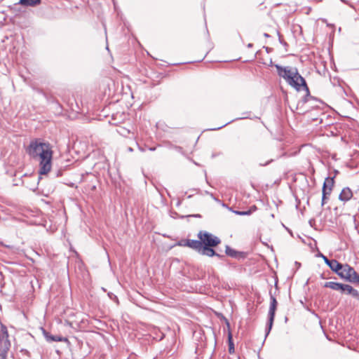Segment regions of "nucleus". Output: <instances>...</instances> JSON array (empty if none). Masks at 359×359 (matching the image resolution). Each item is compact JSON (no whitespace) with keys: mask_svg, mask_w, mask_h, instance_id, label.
<instances>
[{"mask_svg":"<svg viewBox=\"0 0 359 359\" xmlns=\"http://www.w3.org/2000/svg\"><path fill=\"white\" fill-rule=\"evenodd\" d=\"M27 152L33 158H39L40 175H46L50 170L53 151L49 144L39 140H32L27 149Z\"/></svg>","mask_w":359,"mask_h":359,"instance_id":"obj_1","label":"nucleus"},{"mask_svg":"<svg viewBox=\"0 0 359 359\" xmlns=\"http://www.w3.org/2000/svg\"><path fill=\"white\" fill-rule=\"evenodd\" d=\"M278 75L283 78L289 85L299 90L302 88L307 92L309 88L306 86L305 79L298 73L297 68L290 67H281L280 65H275Z\"/></svg>","mask_w":359,"mask_h":359,"instance_id":"obj_2","label":"nucleus"},{"mask_svg":"<svg viewBox=\"0 0 359 359\" xmlns=\"http://www.w3.org/2000/svg\"><path fill=\"white\" fill-rule=\"evenodd\" d=\"M337 275L348 282L359 283V274L348 264H344Z\"/></svg>","mask_w":359,"mask_h":359,"instance_id":"obj_3","label":"nucleus"},{"mask_svg":"<svg viewBox=\"0 0 359 359\" xmlns=\"http://www.w3.org/2000/svg\"><path fill=\"white\" fill-rule=\"evenodd\" d=\"M198 238L202 242L203 246H217L221 242L218 237L206 231H201L198 233Z\"/></svg>","mask_w":359,"mask_h":359,"instance_id":"obj_4","label":"nucleus"},{"mask_svg":"<svg viewBox=\"0 0 359 359\" xmlns=\"http://www.w3.org/2000/svg\"><path fill=\"white\" fill-rule=\"evenodd\" d=\"M277 305H278V302L276 301V299L275 298V297L273 295H272L270 293V306H269V314H268L269 320H268L267 328L266 330V336H267L269 334V332L272 328Z\"/></svg>","mask_w":359,"mask_h":359,"instance_id":"obj_5","label":"nucleus"},{"mask_svg":"<svg viewBox=\"0 0 359 359\" xmlns=\"http://www.w3.org/2000/svg\"><path fill=\"white\" fill-rule=\"evenodd\" d=\"M334 177H327L325 180L323 186V196H322V203L321 205L323 206L326 203V201L328 196L330 195L333 187H334Z\"/></svg>","mask_w":359,"mask_h":359,"instance_id":"obj_6","label":"nucleus"},{"mask_svg":"<svg viewBox=\"0 0 359 359\" xmlns=\"http://www.w3.org/2000/svg\"><path fill=\"white\" fill-rule=\"evenodd\" d=\"M180 245L189 247L191 249L196 250L200 252L201 249L202 248V242L199 240H191L187 239L184 241H182L180 243Z\"/></svg>","mask_w":359,"mask_h":359,"instance_id":"obj_7","label":"nucleus"},{"mask_svg":"<svg viewBox=\"0 0 359 359\" xmlns=\"http://www.w3.org/2000/svg\"><path fill=\"white\" fill-rule=\"evenodd\" d=\"M5 332L0 334V348L9 349L11 343L8 339V334L6 327H4Z\"/></svg>","mask_w":359,"mask_h":359,"instance_id":"obj_8","label":"nucleus"},{"mask_svg":"<svg viewBox=\"0 0 359 359\" xmlns=\"http://www.w3.org/2000/svg\"><path fill=\"white\" fill-rule=\"evenodd\" d=\"M352 196L353 192L351 190V189L348 187H345L341 190L339 196V199L341 201L346 202L349 201L352 198Z\"/></svg>","mask_w":359,"mask_h":359,"instance_id":"obj_9","label":"nucleus"},{"mask_svg":"<svg viewBox=\"0 0 359 359\" xmlns=\"http://www.w3.org/2000/svg\"><path fill=\"white\" fill-rule=\"evenodd\" d=\"M43 334L47 341H67V339L58 335H52L48 332L43 330Z\"/></svg>","mask_w":359,"mask_h":359,"instance_id":"obj_10","label":"nucleus"},{"mask_svg":"<svg viewBox=\"0 0 359 359\" xmlns=\"http://www.w3.org/2000/svg\"><path fill=\"white\" fill-rule=\"evenodd\" d=\"M341 291L352 295L353 297L359 299V292L349 285L342 284Z\"/></svg>","mask_w":359,"mask_h":359,"instance_id":"obj_11","label":"nucleus"},{"mask_svg":"<svg viewBox=\"0 0 359 359\" xmlns=\"http://www.w3.org/2000/svg\"><path fill=\"white\" fill-rule=\"evenodd\" d=\"M213 246H203L201 249L199 253L203 255H206L208 257H213V256H219L217 253L212 248Z\"/></svg>","mask_w":359,"mask_h":359,"instance_id":"obj_12","label":"nucleus"},{"mask_svg":"<svg viewBox=\"0 0 359 359\" xmlns=\"http://www.w3.org/2000/svg\"><path fill=\"white\" fill-rule=\"evenodd\" d=\"M343 266L344 264L339 263L336 259H331V262L328 266L331 269L332 271L338 274V273L342 269Z\"/></svg>","mask_w":359,"mask_h":359,"instance_id":"obj_13","label":"nucleus"},{"mask_svg":"<svg viewBox=\"0 0 359 359\" xmlns=\"http://www.w3.org/2000/svg\"><path fill=\"white\" fill-rule=\"evenodd\" d=\"M324 287L331 288L334 290H341V289L342 288V284L330 281L326 282L324 284Z\"/></svg>","mask_w":359,"mask_h":359,"instance_id":"obj_14","label":"nucleus"},{"mask_svg":"<svg viewBox=\"0 0 359 359\" xmlns=\"http://www.w3.org/2000/svg\"><path fill=\"white\" fill-rule=\"evenodd\" d=\"M41 3V0H20L19 4L25 6H34Z\"/></svg>","mask_w":359,"mask_h":359,"instance_id":"obj_15","label":"nucleus"},{"mask_svg":"<svg viewBox=\"0 0 359 359\" xmlns=\"http://www.w3.org/2000/svg\"><path fill=\"white\" fill-rule=\"evenodd\" d=\"M257 210V207L255 205H252L250 208L247 211H238L236 210L233 212L238 215H250L252 212H255Z\"/></svg>","mask_w":359,"mask_h":359,"instance_id":"obj_16","label":"nucleus"},{"mask_svg":"<svg viewBox=\"0 0 359 359\" xmlns=\"http://www.w3.org/2000/svg\"><path fill=\"white\" fill-rule=\"evenodd\" d=\"M225 252L228 256L231 257H236L238 254V252L237 251L232 249L229 246L226 247Z\"/></svg>","mask_w":359,"mask_h":359,"instance_id":"obj_17","label":"nucleus"},{"mask_svg":"<svg viewBox=\"0 0 359 359\" xmlns=\"http://www.w3.org/2000/svg\"><path fill=\"white\" fill-rule=\"evenodd\" d=\"M228 339H229V351L230 353H232L234 352V345L232 341V335L231 333L229 334Z\"/></svg>","mask_w":359,"mask_h":359,"instance_id":"obj_18","label":"nucleus"},{"mask_svg":"<svg viewBox=\"0 0 359 359\" xmlns=\"http://www.w3.org/2000/svg\"><path fill=\"white\" fill-rule=\"evenodd\" d=\"M109 107H106L102 110L103 116L107 118V122L109 124H111V121L112 120V116H109L108 114H106L107 111L109 109Z\"/></svg>","mask_w":359,"mask_h":359,"instance_id":"obj_19","label":"nucleus"},{"mask_svg":"<svg viewBox=\"0 0 359 359\" xmlns=\"http://www.w3.org/2000/svg\"><path fill=\"white\" fill-rule=\"evenodd\" d=\"M9 349L0 348V359H6L7 353Z\"/></svg>","mask_w":359,"mask_h":359,"instance_id":"obj_20","label":"nucleus"},{"mask_svg":"<svg viewBox=\"0 0 359 359\" xmlns=\"http://www.w3.org/2000/svg\"><path fill=\"white\" fill-rule=\"evenodd\" d=\"M321 257H323L324 262H325V264L329 266V264H330L331 262V259H329L326 256L323 255H321Z\"/></svg>","mask_w":359,"mask_h":359,"instance_id":"obj_21","label":"nucleus"},{"mask_svg":"<svg viewBox=\"0 0 359 359\" xmlns=\"http://www.w3.org/2000/svg\"><path fill=\"white\" fill-rule=\"evenodd\" d=\"M106 41H107V37H106ZM106 49L108 51V53L110 54V49H109V46L108 42H107Z\"/></svg>","mask_w":359,"mask_h":359,"instance_id":"obj_22","label":"nucleus"},{"mask_svg":"<svg viewBox=\"0 0 359 359\" xmlns=\"http://www.w3.org/2000/svg\"><path fill=\"white\" fill-rule=\"evenodd\" d=\"M113 299H114V302H118L117 297L114 295Z\"/></svg>","mask_w":359,"mask_h":359,"instance_id":"obj_23","label":"nucleus"},{"mask_svg":"<svg viewBox=\"0 0 359 359\" xmlns=\"http://www.w3.org/2000/svg\"><path fill=\"white\" fill-rule=\"evenodd\" d=\"M60 175H61V171L58 170V171L57 172L56 176H57V177H58V176H60Z\"/></svg>","mask_w":359,"mask_h":359,"instance_id":"obj_24","label":"nucleus"},{"mask_svg":"<svg viewBox=\"0 0 359 359\" xmlns=\"http://www.w3.org/2000/svg\"><path fill=\"white\" fill-rule=\"evenodd\" d=\"M229 123H230V122H229V123H227L224 124V126H221V127H219L217 129H221L222 127H224V126H226V125H227V124H229Z\"/></svg>","mask_w":359,"mask_h":359,"instance_id":"obj_25","label":"nucleus"},{"mask_svg":"<svg viewBox=\"0 0 359 359\" xmlns=\"http://www.w3.org/2000/svg\"><path fill=\"white\" fill-rule=\"evenodd\" d=\"M4 327H5L4 326H3V327H1V333H2L3 332H5V329H4Z\"/></svg>","mask_w":359,"mask_h":359,"instance_id":"obj_26","label":"nucleus"},{"mask_svg":"<svg viewBox=\"0 0 359 359\" xmlns=\"http://www.w3.org/2000/svg\"><path fill=\"white\" fill-rule=\"evenodd\" d=\"M264 36H265V37H269V35L268 34L265 33V34H264Z\"/></svg>","mask_w":359,"mask_h":359,"instance_id":"obj_27","label":"nucleus"},{"mask_svg":"<svg viewBox=\"0 0 359 359\" xmlns=\"http://www.w3.org/2000/svg\"><path fill=\"white\" fill-rule=\"evenodd\" d=\"M103 27H104V32H106V26L104 23H103Z\"/></svg>","mask_w":359,"mask_h":359,"instance_id":"obj_28","label":"nucleus"},{"mask_svg":"<svg viewBox=\"0 0 359 359\" xmlns=\"http://www.w3.org/2000/svg\"><path fill=\"white\" fill-rule=\"evenodd\" d=\"M108 259H109V264H111V260H110V258H109V255H108Z\"/></svg>","mask_w":359,"mask_h":359,"instance_id":"obj_29","label":"nucleus"},{"mask_svg":"<svg viewBox=\"0 0 359 359\" xmlns=\"http://www.w3.org/2000/svg\"><path fill=\"white\" fill-rule=\"evenodd\" d=\"M111 292H109V293H108V295H109V297L110 298H111Z\"/></svg>","mask_w":359,"mask_h":359,"instance_id":"obj_30","label":"nucleus"},{"mask_svg":"<svg viewBox=\"0 0 359 359\" xmlns=\"http://www.w3.org/2000/svg\"><path fill=\"white\" fill-rule=\"evenodd\" d=\"M271 161H272V160H271V161H269V162L266 163V164H265V165H268V163H269V162H271Z\"/></svg>","mask_w":359,"mask_h":359,"instance_id":"obj_31","label":"nucleus"},{"mask_svg":"<svg viewBox=\"0 0 359 359\" xmlns=\"http://www.w3.org/2000/svg\"><path fill=\"white\" fill-rule=\"evenodd\" d=\"M116 131H117L118 133H121V131H120V130H118V129H116Z\"/></svg>","mask_w":359,"mask_h":359,"instance_id":"obj_32","label":"nucleus"}]
</instances>
